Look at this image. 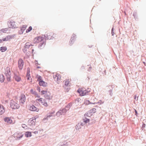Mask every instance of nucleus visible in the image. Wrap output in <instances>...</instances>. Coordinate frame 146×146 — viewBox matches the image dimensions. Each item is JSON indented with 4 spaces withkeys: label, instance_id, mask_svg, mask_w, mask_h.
<instances>
[{
    "label": "nucleus",
    "instance_id": "21",
    "mask_svg": "<svg viewBox=\"0 0 146 146\" xmlns=\"http://www.w3.org/2000/svg\"><path fill=\"white\" fill-rule=\"evenodd\" d=\"M25 135L27 137H31L32 136L31 133L29 131L26 132L25 133Z\"/></svg>",
    "mask_w": 146,
    "mask_h": 146
},
{
    "label": "nucleus",
    "instance_id": "20",
    "mask_svg": "<svg viewBox=\"0 0 146 146\" xmlns=\"http://www.w3.org/2000/svg\"><path fill=\"white\" fill-rule=\"evenodd\" d=\"M38 101V102L41 103L42 104L44 105L45 104V100L44 99H43L42 98H40L39 99H38L36 100V101Z\"/></svg>",
    "mask_w": 146,
    "mask_h": 146
},
{
    "label": "nucleus",
    "instance_id": "41",
    "mask_svg": "<svg viewBox=\"0 0 146 146\" xmlns=\"http://www.w3.org/2000/svg\"><path fill=\"white\" fill-rule=\"evenodd\" d=\"M31 92L32 93H33H33H34L33 92V90L32 89H31Z\"/></svg>",
    "mask_w": 146,
    "mask_h": 146
},
{
    "label": "nucleus",
    "instance_id": "4",
    "mask_svg": "<svg viewBox=\"0 0 146 146\" xmlns=\"http://www.w3.org/2000/svg\"><path fill=\"white\" fill-rule=\"evenodd\" d=\"M77 92L81 96L86 95L88 93V91L86 90L85 88H79L77 91Z\"/></svg>",
    "mask_w": 146,
    "mask_h": 146
},
{
    "label": "nucleus",
    "instance_id": "40",
    "mask_svg": "<svg viewBox=\"0 0 146 146\" xmlns=\"http://www.w3.org/2000/svg\"><path fill=\"white\" fill-rule=\"evenodd\" d=\"M135 115H137V111H136V110H135Z\"/></svg>",
    "mask_w": 146,
    "mask_h": 146
},
{
    "label": "nucleus",
    "instance_id": "18",
    "mask_svg": "<svg viewBox=\"0 0 146 146\" xmlns=\"http://www.w3.org/2000/svg\"><path fill=\"white\" fill-rule=\"evenodd\" d=\"M26 77L27 78V79L29 81V82L31 83L32 82V79L31 78V76H30V74L29 72H27V73Z\"/></svg>",
    "mask_w": 146,
    "mask_h": 146
},
{
    "label": "nucleus",
    "instance_id": "22",
    "mask_svg": "<svg viewBox=\"0 0 146 146\" xmlns=\"http://www.w3.org/2000/svg\"><path fill=\"white\" fill-rule=\"evenodd\" d=\"M95 103H91L89 101L87 100H85L84 102V104H85L86 105H88L90 104H95Z\"/></svg>",
    "mask_w": 146,
    "mask_h": 146
},
{
    "label": "nucleus",
    "instance_id": "19",
    "mask_svg": "<svg viewBox=\"0 0 146 146\" xmlns=\"http://www.w3.org/2000/svg\"><path fill=\"white\" fill-rule=\"evenodd\" d=\"M27 27V25H23L21 27V34H22L23 33L24 31L26 29Z\"/></svg>",
    "mask_w": 146,
    "mask_h": 146
},
{
    "label": "nucleus",
    "instance_id": "13",
    "mask_svg": "<svg viewBox=\"0 0 146 146\" xmlns=\"http://www.w3.org/2000/svg\"><path fill=\"white\" fill-rule=\"evenodd\" d=\"M5 122L8 124H13V120L9 117H6L4 118Z\"/></svg>",
    "mask_w": 146,
    "mask_h": 146
},
{
    "label": "nucleus",
    "instance_id": "26",
    "mask_svg": "<svg viewBox=\"0 0 146 146\" xmlns=\"http://www.w3.org/2000/svg\"><path fill=\"white\" fill-rule=\"evenodd\" d=\"M76 36L75 34H73L72 35L70 39V40H71L70 44H72V43H71L72 41L73 40H74L76 38Z\"/></svg>",
    "mask_w": 146,
    "mask_h": 146
},
{
    "label": "nucleus",
    "instance_id": "31",
    "mask_svg": "<svg viewBox=\"0 0 146 146\" xmlns=\"http://www.w3.org/2000/svg\"><path fill=\"white\" fill-rule=\"evenodd\" d=\"M32 30V27L31 26H30L29 27L27 30L26 33H28L30 32Z\"/></svg>",
    "mask_w": 146,
    "mask_h": 146
},
{
    "label": "nucleus",
    "instance_id": "38",
    "mask_svg": "<svg viewBox=\"0 0 146 146\" xmlns=\"http://www.w3.org/2000/svg\"><path fill=\"white\" fill-rule=\"evenodd\" d=\"M53 115V113H52L51 114H50V115H48L47 116V117H49L50 116H52Z\"/></svg>",
    "mask_w": 146,
    "mask_h": 146
},
{
    "label": "nucleus",
    "instance_id": "37",
    "mask_svg": "<svg viewBox=\"0 0 146 146\" xmlns=\"http://www.w3.org/2000/svg\"><path fill=\"white\" fill-rule=\"evenodd\" d=\"M112 35H113V28H112L111 30V33Z\"/></svg>",
    "mask_w": 146,
    "mask_h": 146
},
{
    "label": "nucleus",
    "instance_id": "11",
    "mask_svg": "<svg viewBox=\"0 0 146 146\" xmlns=\"http://www.w3.org/2000/svg\"><path fill=\"white\" fill-rule=\"evenodd\" d=\"M12 38L10 36H8L5 38H3L2 39H0V43H2L3 41H7L10 40Z\"/></svg>",
    "mask_w": 146,
    "mask_h": 146
},
{
    "label": "nucleus",
    "instance_id": "43",
    "mask_svg": "<svg viewBox=\"0 0 146 146\" xmlns=\"http://www.w3.org/2000/svg\"><path fill=\"white\" fill-rule=\"evenodd\" d=\"M136 99V96H134V99Z\"/></svg>",
    "mask_w": 146,
    "mask_h": 146
},
{
    "label": "nucleus",
    "instance_id": "7",
    "mask_svg": "<svg viewBox=\"0 0 146 146\" xmlns=\"http://www.w3.org/2000/svg\"><path fill=\"white\" fill-rule=\"evenodd\" d=\"M26 100V96L24 94L21 95L20 97L19 102L20 104H23L25 102Z\"/></svg>",
    "mask_w": 146,
    "mask_h": 146
},
{
    "label": "nucleus",
    "instance_id": "17",
    "mask_svg": "<svg viewBox=\"0 0 146 146\" xmlns=\"http://www.w3.org/2000/svg\"><path fill=\"white\" fill-rule=\"evenodd\" d=\"M14 78L17 82H19L21 80V78L20 76L16 74H15Z\"/></svg>",
    "mask_w": 146,
    "mask_h": 146
},
{
    "label": "nucleus",
    "instance_id": "35",
    "mask_svg": "<svg viewBox=\"0 0 146 146\" xmlns=\"http://www.w3.org/2000/svg\"><path fill=\"white\" fill-rule=\"evenodd\" d=\"M22 127L23 128L25 129H27V125L25 124H23L22 125Z\"/></svg>",
    "mask_w": 146,
    "mask_h": 146
},
{
    "label": "nucleus",
    "instance_id": "45",
    "mask_svg": "<svg viewBox=\"0 0 146 146\" xmlns=\"http://www.w3.org/2000/svg\"><path fill=\"white\" fill-rule=\"evenodd\" d=\"M34 51V50L33 49L32 50V51Z\"/></svg>",
    "mask_w": 146,
    "mask_h": 146
},
{
    "label": "nucleus",
    "instance_id": "25",
    "mask_svg": "<svg viewBox=\"0 0 146 146\" xmlns=\"http://www.w3.org/2000/svg\"><path fill=\"white\" fill-rule=\"evenodd\" d=\"M46 94L47 95V96H46V99H50L52 98V96L50 95L49 92H46Z\"/></svg>",
    "mask_w": 146,
    "mask_h": 146
},
{
    "label": "nucleus",
    "instance_id": "2",
    "mask_svg": "<svg viewBox=\"0 0 146 146\" xmlns=\"http://www.w3.org/2000/svg\"><path fill=\"white\" fill-rule=\"evenodd\" d=\"M5 74L7 77V80L8 81H10L11 80V73L10 68L9 67H7L5 70Z\"/></svg>",
    "mask_w": 146,
    "mask_h": 146
},
{
    "label": "nucleus",
    "instance_id": "10",
    "mask_svg": "<svg viewBox=\"0 0 146 146\" xmlns=\"http://www.w3.org/2000/svg\"><path fill=\"white\" fill-rule=\"evenodd\" d=\"M18 67L19 69L20 70L22 69L23 68L24 64V62L23 61L22 59H20L18 60Z\"/></svg>",
    "mask_w": 146,
    "mask_h": 146
},
{
    "label": "nucleus",
    "instance_id": "27",
    "mask_svg": "<svg viewBox=\"0 0 146 146\" xmlns=\"http://www.w3.org/2000/svg\"><path fill=\"white\" fill-rule=\"evenodd\" d=\"M96 110L95 108H93L90 110L89 111V113H94L96 112Z\"/></svg>",
    "mask_w": 146,
    "mask_h": 146
},
{
    "label": "nucleus",
    "instance_id": "30",
    "mask_svg": "<svg viewBox=\"0 0 146 146\" xmlns=\"http://www.w3.org/2000/svg\"><path fill=\"white\" fill-rule=\"evenodd\" d=\"M83 121L85 123H88L90 121V120L89 119L87 118H84L83 119Z\"/></svg>",
    "mask_w": 146,
    "mask_h": 146
},
{
    "label": "nucleus",
    "instance_id": "16",
    "mask_svg": "<svg viewBox=\"0 0 146 146\" xmlns=\"http://www.w3.org/2000/svg\"><path fill=\"white\" fill-rule=\"evenodd\" d=\"M53 78L55 80L58 81V79H60V77L58 74L54 73L53 75Z\"/></svg>",
    "mask_w": 146,
    "mask_h": 146
},
{
    "label": "nucleus",
    "instance_id": "8",
    "mask_svg": "<svg viewBox=\"0 0 146 146\" xmlns=\"http://www.w3.org/2000/svg\"><path fill=\"white\" fill-rule=\"evenodd\" d=\"M28 109L31 111H38L39 109L33 105H30L28 106Z\"/></svg>",
    "mask_w": 146,
    "mask_h": 146
},
{
    "label": "nucleus",
    "instance_id": "1",
    "mask_svg": "<svg viewBox=\"0 0 146 146\" xmlns=\"http://www.w3.org/2000/svg\"><path fill=\"white\" fill-rule=\"evenodd\" d=\"M10 105L11 107L13 109H18L19 107V104L16 101L12 100L10 101Z\"/></svg>",
    "mask_w": 146,
    "mask_h": 146
},
{
    "label": "nucleus",
    "instance_id": "42",
    "mask_svg": "<svg viewBox=\"0 0 146 146\" xmlns=\"http://www.w3.org/2000/svg\"><path fill=\"white\" fill-rule=\"evenodd\" d=\"M88 114V113H85V114H84V115L85 116H88L87 115Z\"/></svg>",
    "mask_w": 146,
    "mask_h": 146
},
{
    "label": "nucleus",
    "instance_id": "6",
    "mask_svg": "<svg viewBox=\"0 0 146 146\" xmlns=\"http://www.w3.org/2000/svg\"><path fill=\"white\" fill-rule=\"evenodd\" d=\"M8 27L9 28H15L17 25L15 22L13 20H11L8 23Z\"/></svg>",
    "mask_w": 146,
    "mask_h": 146
},
{
    "label": "nucleus",
    "instance_id": "15",
    "mask_svg": "<svg viewBox=\"0 0 146 146\" xmlns=\"http://www.w3.org/2000/svg\"><path fill=\"white\" fill-rule=\"evenodd\" d=\"M55 36H56L55 35L52 33H50L47 34L46 38L48 39H51L54 38Z\"/></svg>",
    "mask_w": 146,
    "mask_h": 146
},
{
    "label": "nucleus",
    "instance_id": "3",
    "mask_svg": "<svg viewBox=\"0 0 146 146\" xmlns=\"http://www.w3.org/2000/svg\"><path fill=\"white\" fill-rule=\"evenodd\" d=\"M72 105L70 104H68L65 107V109H63L62 110H60L56 113L57 115H60L63 114V113L65 112L66 111L68 110L71 107Z\"/></svg>",
    "mask_w": 146,
    "mask_h": 146
},
{
    "label": "nucleus",
    "instance_id": "23",
    "mask_svg": "<svg viewBox=\"0 0 146 146\" xmlns=\"http://www.w3.org/2000/svg\"><path fill=\"white\" fill-rule=\"evenodd\" d=\"M5 79V77L3 74L0 75V81L1 82H3Z\"/></svg>",
    "mask_w": 146,
    "mask_h": 146
},
{
    "label": "nucleus",
    "instance_id": "5",
    "mask_svg": "<svg viewBox=\"0 0 146 146\" xmlns=\"http://www.w3.org/2000/svg\"><path fill=\"white\" fill-rule=\"evenodd\" d=\"M36 117H33L29 119L28 121V125L30 126H34L35 125L36 119Z\"/></svg>",
    "mask_w": 146,
    "mask_h": 146
},
{
    "label": "nucleus",
    "instance_id": "36",
    "mask_svg": "<svg viewBox=\"0 0 146 146\" xmlns=\"http://www.w3.org/2000/svg\"><path fill=\"white\" fill-rule=\"evenodd\" d=\"M7 29L6 28V29H2L1 30V31L2 32H5V31H7Z\"/></svg>",
    "mask_w": 146,
    "mask_h": 146
},
{
    "label": "nucleus",
    "instance_id": "12",
    "mask_svg": "<svg viewBox=\"0 0 146 146\" xmlns=\"http://www.w3.org/2000/svg\"><path fill=\"white\" fill-rule=\"evenodd\" d=\"M23 136V135L21 133L17 132L14 134V137L17 139H19Z\"/></svg>",
    "mask_w": 146,
    "mask_h": 146
},
{
    "label": "nucleus",
    "instance_id": "9",
    "mask_svg": "<svg viewBox=\"0 0 146 146\" xmlns=\"http://www.w3.org/2000/svg\"><path fill=\"white\" fill-rule=\"evenodd\" d=\"M44 39V37L41 36H39L36 37L33 40L34 43H37L42 41Z\"/></svg>",
    "mask_w": 146,
    "mask_h": 146
},
{
    "label": "nucleus",
    "instance_id": "46",
    "mask_svg": "<svg viewBox=\"0 0 146 146\" xmlns=\"http://www.w3.org/2000/svg\"><path fill=\"white\" fill-rule=\"evenodd\" d=\"M39 68V67H37V68Z\"/></svg>",
    "mask_w": 146,
    "mask_h": 146
},
{
    "label": "nucleus",
    "instance_id": "14",
    "mask_svg": "<svg viewBox=\"0 0 146 146\" xmlns=\"http://www.w3.org/2000/svg\"><path fill=\"white\" fill-rule=\"evenodd\" d=\"M5 111V109L4 106L0 104V115L3 114Z\"/></svg>",
    "mask_w": 146,
    "mask_h": 146
},
{
    "label": "nucleus",
    "instance_id": "24",
    "mask_svg": "<svg viewBox=\"0 0 146 146\" xmlns=\"http://www.w3.org/2000/svg\"><path fill=\"white\" fill-rule=\"evenodd\" d=\"M7 50L6 46H3L0 47V50L1 52H4Z\"/></svg>",
    "mask_w": 146,
    "mask_h": 146
},
{
    "label": "nucleus",
    "instance_id": "29",
    "mask_svg": "<svg viewBox=\"0 0 146 146\" xmlns=\"http://www.w3.org/2000/svg\"><path fill=\"white\" fill-rule=\"evenodd\" d=\"M39 84L40 86H44L45 85V82L43 81L42 80L41 81L39 82Z\"/></svg>",
    "mask_w": 146,
    "mask_h": 146
},
{
    "label": "nucleus",
    "instance_id": "34",
    "mask_svg": "<svg viewBox=\"0 0 146 146\" xmlns=\"http://www.w3.org/2000/svg\"><path fill=\"white\" fill-rule=\"evenodd\" d=\"M68 80H66L65 81V84L66 86H67L69 84V81Z\"/></svg>",
    "mask_w": 146,
    "mask_h": 146
},
{
    "label": "nucleus",
    "instance_id": "32",
    "mask_svg": "<svg viewBox=\"0 0 146 146\" xmlns=\"http://www.w3.org/2000/svg\"><path fill=\"white\" fill-rule=\"evenodd\" d=\"M37 78L38 81H39V82H40L42 80V78L40 76H37Z\"/></svg>",
    "mask_w": 146,
    "mask_h": 146
},
{
    "label": "nucleus",
    "instance_id": "39",
    "mask_svg": "<svg viewBox=\"0 0 146 146\" xmlns=\"http://www.w3.org/2000/svg\"><path fill=\"white\" fill-rule=\"evenodd\" d=\"M45 91L44 90H42L41 91V94H45Z\"/></svg>",
    "mask_w": 146,
    "mask_h": 146
},
{
    "label": "nucleus",
    "instance_id": "28",
    "mask_svg": "<svg viewBox=\"0 0 146 146\" xmlns=\"http://www.w3.org/2000/svg\"><path fill=\"white\" fill-rule=\"evenodd\" d=\"M31 45H32L29 42H28L25 44V47L26 48H29Z\"/></svg>",
    "mask_w": 146,
    "mask_h": 146
},
{
    "label": "nucleus",
    "instance_id": "33",
    "mask_svg": "<svg viewBox=\"0 0 146 146\" xmlns=\"http://www.w3.org/2000/svg\"><path fill=\"white\" fill-rule=\"evenodd\" d=\"M81 124L78 123L76 126V129L78 130L79 129L81 128Z\"/></svg>",
    "mask_w": 146,
    "mask_h": 146
},
{
    "label": "nucleus",
    "instance_id": "44",
    "mask_svg": "<svg viewBox=\"0 0 146 146\" xmlns=\"http://www.w3.org/2000/svg\"><path fill=\"white\" fill-rule=\"evenodd\" d=\"M36 97H38V95L37 94H36Z\"/></svg>",
    "mask_w": 146,
    "mask_h": 146
}]
</instances>
